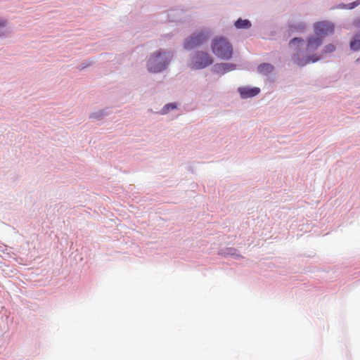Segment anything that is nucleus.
<instances>
[{
	"label": "nucleus",
	"mask_w": 360,
	"mask_h": 360,
	"mask_svg": "<svg viewBox=\"0 0 360 360\" xmlns=\"http://www.w3.org/2000/svg\"><path fill=\"white\" fill-rule=\"evenodd\" d=\"M172 58L170 53L158 51L148 60L147 67L151 72H159L165 70Z\"/></svg>",
	"instance_id": "1"
},
{
	"label": "nucleus",
	"mask_w": 360,
	"mask_h": 360,
	"mask_svg": "<svg viewBox=\"0 0 360 360\" xmlns=\"http://www.w3.org/2000/svg\"><path fill=\"white\" fill-rule=\"evenodd\" d=\"M212 51L217 57L229 60L233 55L231 44L224 37L216 38L212 41Z\"/></svg>",
	"instance_id": "2"
},
{
	"label": "nucleus",
	"mask_w": 360,
	"mask_h": 360,
	"mask_svg": "<svg viewBox=\"0 0 360 360\" xmlns=\"http://www.w3.org/2000/svg\"><path fill=\"white\" fill-rule=\"evenodd\" d=\"M213 60L212 57L205 52H197L191 59V67L193 69H202L212 64Z\"/></svg>",
	"instance_id": "3"
},
{
	"label": "nucleus",
	"mask_w": 360,
	"mask_h": 360,
	"mask_svg": "<svg viewBox=\"0 0 360 360\" xmlns=\"http://www.w3.org/2000/svg\"><path fill=\"white\" fill-rule=\"evenodd\" d=\"M209 37L208 32L201 31L194 33L190 37L187 38L184 42V48L186 49H193L207 41Z\"/></svg>",
	"instance_id": "4"
},
{
	"label": "nucleus",
	"mask_w": 360,
	"mask_h": 360,
	"mask_svg": "<svg viewBox=\"0 0 360 360\" xmlns=\"http://www.w3.org/2000/svg\"><path fill=\"white\" fill-rule=\"evenodd\" d=\"M315 33L320 35H328L332 34L334 31V25L328 22H319L314 25Z\"/></svg>",
	"instance_id": "5"
},
{
	"label": "nucleus",
	"mask_w": 360,
	"mask_h": 360,
	"mask_svg": "<svg viewBox=\"0 0 360 360\" xmlns=\"http://www.w3.org/2000/svg\"><path fill=\"white\" fill-rule=\"evenodd\" d=\"M241 98H248L257 96L260 92V89L258 87H240L238 89Z\"/></svg>",
	"instance_id": "6"
},
{
	"label": "nucleus",
	"mask_w": 360,
	"mask_h": 360,
	"mask_svg": "<svg viewBox=\"0 0 360 360\" xmlns=\"http://www.w3.org/2000/svg\"><path fill=\"white\" fill-rule=\"evenodd\" d=\"M322 39L321 37H311L308 39L307 45V53H311L316 50L322 44Z\"/></svg>",
	"instance_id": "7"
},
{
	"label": "nucleus",
	"mask_w": 360,
	"mask_h": 360,
	"mask_svg": "<svg viewBox=\"0 0 360 360\" xmlns=\"http://www.w3.org/2000/svg\"><path fill=\"white\" fill-rule=\"evenodd\" d=\"M292 60L295 63H296L299 66H304L307 63L310 62L315 63L319 60V58L317 56H312L310 57H307L305 59H300L299 54H296L293 56Z\"/></svg>",
	"instance_id": "8"
},
{
	"label": "nucleus",
	"mask_w": 360,
	"mask_h": 360,
	"mask_svg": "<svg viewBox=\"0 0 360 360\" xmlns=\"http://www.w3.org/2000/svg\"><path fill=\"white\" fill-rule=\"evenodd\" d=\"M216 71L219 73L224 74L226 72L233 70L236 69V65L229 63H220L216 66Z\"/></svg>",
	"instance_id": "9"
},
{
	"label": "nucleus",
	"mask_w": 360,
	"mask_h": 360,
	"mask_svg": "<svg viewBox=\"0 0 360 360\" xmlns=\"http://www.w3.org/2000/svg\"><path fill=\"white\" fill-rule=\"evenodd\" d=\"M356 26L360 27V20H357L355 23ZM350 47L354 51L360 49V34H357L354 39L350 42Z\"/></svg>",
	"instance_id": "10"
},
{
	"label": "nucleus",
	"mask_w": 360,
	"mask_h": 360,
	"mask_svg": "<svg viewBox=\"0 0 360 360\" xmlns=\"http://www.w3.org/2000/svg\"><path fill=\"white\" fill-rule=\"evenodd\" d=\"M273 70L274 66L269 63H263L258 67L259 72L265 75L271 72Z\"/></svg>",
	"instance_id": "11"
},
{
	"label": "nucleus",
	"mask_w": 360,
	"mask_h": 360,
	"mask_svg": "<svg viewBox=\"0 0 360 360\" xmlns=\"http://www.w3.org/2000/svg\"><path fill=\"white\" fill-rule=\"evenodd\" d=\"M252 24L248 20H243L239 18L235 22V26L237 29H248L251 27Z\"/></svg>",
	"instance_id": "12"
},
{
	"label": "nucleus",
	"mask_w": 360,
	"mask_h": 360,
	"mask_svg": "<svg viewBox=\"0 0 360 360\" xmlns=\"http://www.w3.org/2000/svg\"><path fill=\"white\" fill-rule=\"evenodd\" d=\"M303 42L304 40L302 38L295 37L289 42V46L296 51L303 44Z\"/></svg>",
	"instance_id": "13"
},
{
	"label": "nucleus",
	"mask_w": 360,
	"mask_h": 360,
	"mask_svg": "<svg viewBox=\"0 0 360 360\" xmlns=\"http://www.w3.org/2000/svg\"><path fill=\"white\" fill-rule=\"evenodd\" d=\"M176 108V103H168L167 105H165L163 108L162 109V114H167V112H169V111L170 110H173V109H175Z\"/></svg>",
	"instance_id": "14"
},
{
	"label": "nucleus",
	"mask_w": 360,
	"mask_h": 360,
	"mask_svg": "<svg viewBox=\"0 0 360 360\" xmlns=\"http://www.w3.org/2000/svg\"><path fill=\"white\" fill-rule=\"evenodd\" d=\"M304 25L302 23L299 24L297 26L292 25L290 27V30L292 32H294V31H302V30H304Z\"/></svg>",
	"instance_id": "15"
},
{
	"label": "nucleus",
	"mask_w": 360,
	"mask_h": 360,
	"mask_svg": "<svg viewBox=\"0 0 360 360\" xmlns=\"http://www.w3.org/2000/svg\"><path fill=\"white\" fill-rule=\"evenodd\" d=\"M335 50V46L333 44H328L325 46V53H332Z\"/></svg>",
	"instance_id": "16"
},
{
	"label": "nucleus",
	"mask_w": 360,
	"mask_h": 360,
	"mask_svg": "<svg viewBox=\"0 0 360 360\" xmlns=\"http://www.w3.org/2000/svg\"><path fill=\"white\" fill-rule=\"evenodd\" d=\"M6 25V21L4 20H0V27L4 26Z\"/></svg>",
	"instance_id": "17"
}]
</instances>
